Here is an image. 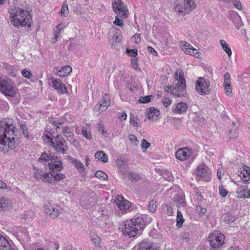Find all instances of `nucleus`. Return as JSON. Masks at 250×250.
Here are the masks:
<instances>
[{
	"mask_svg": "<svg viewBox=\"0 0 250 250\" xmlns=\"http://www.w3.org/2000/svg\"><path fill=\"white\" fill-rule=\"evenodd\" d=\"M63 25L62 24H59V25H57V30L56 31V33H55V39H56V40H57L59 36L60 32H61V30L63 29Z\"/></svg>",
	"mask_w": 250,
	"mask_h": 250,
	"instance_id": "nucleus-50",
	"label": "nucleus"
},
{
	"mask_svg": "<svg viewBox=\"0 0 250 250\" xmlns=\"http://www.w3.org/2000/svg\"><path fill=\"white\" fill-rule=\"evenodd\" d=\"M174 202L178 205V206H180L184 207L186 205V202L184 195H175L174 197Z\"/></svg>",
	"mask_w": 250,
	"mask_h": 250,
	"instance_id": "nucleus-26",
	"label": "nucleus"
},
{
	"mask_svg": "<svg viewBox=\"0 0 250 250\" xmlns=\"http://www.w3.org/2000/svg\"><path fill=\"white\" fill-rule=\"evenodd\" d=\"M132 39L135 43H139L141 41V35L140 34L134 35L132 37Z\"/></svg>",
	"mask_w": 250,
	"mask_h": 250,
	"instance_id": "nucleus-59",
	"label": "nucleus"
},
{
	"mask_svg": "<svg viewBox=\"0 0 250 250\" xmlns=\"http://www.w3.org/2000/svg\"><path fill=\"white\" fill-rule=\"evenodd\" d=\"M5 245V248L3 249H1L0 250H14L13 249L11 248V245H10L9 243L8 242H4Z\"/></svg>",
	"mask_w": 250,
	"mask_h": 250,
	"instance_id": "nucleus-64",
	"label": "nucleus"
},
{
	"mask_svg": "<svg viewBox=\"0 0 250 250\" xmlns=\"http://www.w3.org/2000/svg\"><path fill=\"white\" fill-rule=\"evenodd\" d=\"M131 65L132 67L135 69V70H137L138 67V64L137 63V58H135L131 59Z\"/></svg>",
	"mask_w": 250,
	"mask_h": 250,
	"instance_id": "nucleus-56",
	"label": "nucleus"
},
{
	"mask_svg": "<svg viewBox=\"0 0 250 250\" xmlns=\"http://www.w3.org/2000/svg\"><path fill=\"white\" fill-rule=\"evenodd\" d=\"M147 50L151 53L152 55L154 56H157V52L151 46H148L147 47Z\"/></svg>",
	"mask_w": 250,
	"mask_h": 250,
	"instance_id": "nucleus-63",
	"label": "nucleus"
},
{
	"mask_svg": "<svg viewBox=\"0 0 250 250\" xmlns=\"http://www.w3.org/2000/svg\"><path fill=\"white\" fill-rule=\"evenodd\" d=\"M224 235L219 232L213 233L208 237V242L211 247L209 250H216L224 244Z\"/></svg>",
	"mask_w": 250,
	"mask_h": 250,
	"instance_id": "nucleus-8",
	"label": "nucleus"
},
{
	"mask_svg": "<svg viewBox=\"0 0 250 250\" xmlns=\"http://www.w3.org/2000/svg\"><path fill=\"white\" fill-rule=\"evenodd\" d=\"M150 146V144L148 143L146 140L143 139L142 141V148L146 149Z\"/></svg>",
	"mask_w": 250,
	"mask_h": 250,
	"instance_id": "nucleus-48",
	"label": "nucleus"
},
{
	"mask_svg": "<svg viewBox=\"0 0 250 250\" xmlns=\"http://www.w3.org/2000/svg\"><path fill=\"white\" fill-rule=\"evenodd\" d=\"M112 35L109 34L110 36H111V39H109V42L112 45H116L117 43L120 42L122 39L121 31L119 28H116L114 30L113 32H110Z\"/></svg>",
	"mask_w": 250,
	"mask_h": 250,
	"instance_id": "nucleus-19",
	"label": "nucleus"
},
{
	"mask_svg": "<svg viewBox=\"0 0 250 250\" xmlns=\"http://www.w3.org/2000/svg\"><path fill=\"white\" fill-rule=\"evenodd\" d=\"M11 23L15 26H30L31 16L27 10L19 8L16 12H10Z\"/></svg>",
	"mask_w": 250,
	"mask_h": 250,
	"instance_id": "nucleus-5",
	"label": "nucleus"
},
{
	"mask_svg": "<svg viewBox=\"0 0 250 250\" xmlns=\"http://www.w3.org/2000/svg\"><path fill=\"white\" fill-rule=\"evenodd\" d=\"M9 200L7 198L2 197L0 198V211L5 209L8 207Z\"/></svg>",
	"mask_w": 250,
	"mask_h": 250,
	"instance_id": "nucleus-31",
	"label": "nucleus"
},
{
	"mask_svg": "<svg viewBox=\"0 0 250 250\" xmlns=\"http://www.w3.org/2000/svg\"><path fill=\"white\" fill-rule=\"evenodd\" d=\"M72 68L69 65H66L62 67L61 70H58L55 68L53 70L54 73L60 77H63L68 75L72 72Z\"/></svg>",
	"mask_w": 250,
	"mask_h": 250,
	"instance_id": "nucleus-20",
	"label": "nucleus"
},
{
	"mask_svg": "<svg viewBox=\"0 0 250 250\" xmlns=\"http://www.w3.org/2000/svg\"><path fill=\"white\" fill-rule=\"evenodd\" d=\"M34 169L35 170L34 172V176L36 179L38 180H42V181L50 184H55L57 182L61 180V178H63V175H57L55 174L56 177H53V173H49V172L43 173V171L40 168H37L36 167H33Z\"/></svg>",
	"mask_w": 250,
	"mask_h": 250,
	"instance_id": "nucleus-6",
	"label": "nucleus"
},
{
	"mask_svg": "<svg viewBox=\"0 0 250 250\" xmlns=\"http://www.w3.org/2000/svg\"><path fill=\"white\" fill-rule=\"evenodd\" d=\"M21 128L22 130L24 136H25L26 138H28L29 136V133L26 126L25 125H21Z\"/></svg>",
	"mask_w": 250,
	"mask_h": 250,
	"instance_id": "nucleus-58",
	"label": "nucleus"
},
{
	"mask_svg": "<svg viewBox=\"0 0 250 250\" xmlns=\"http://www.w3.org/2000/svg\"><path fill=\"white\" fill-rule=\"evenodd\" d=\"M157 204L156 201L152 200L149 202L148 206V209L150 212L152 213L154 212L157 208Z\"/></svg>",
	"mask_w": 250,
	"mask_h": 250,
	"instance_id": "nucleus-36",
	"label": "nucleus"
},
{
	"mask_svg": "<svg viewBox=\"0 0 250 250\" xmlns=\"http://www.w3.org/2000/svg\"><path fill=\"white\" fill-rule=\"evenodd\" d=\"M114 23L115 25H118L121 27H122L124 25L123 20L121 19H120L118 18V15L116 17L115 20L114 21Z\"/></svg>",
	"mask_w": 250,
	"mask_h": 250,
	"instance_id": "nucleus-53",
	"label": "nucleus"
},
{
	"mask_svg": "<svg viewBox=\"0 0 250 250\" xmlns=\"http://www.w3.org/2000/svg\"><path fill=\"white\" fill-rule=\"evenodd\" d=\"M149 109V111L147 114V117L149 120L152 119L155 115L156 116L159 115V111L157 109L154 107H150Z\"/></svg>",
	"mask_w": 250,
	"mask_h": 250,
	"instance_id": "nucleus-33",
	"label": "nucleus"
},
{
	"mask_svg": "<svg viewBox=\"0 0 250 250\" xmlns=\"http://www.w3.org/2000/svg\"><path fill=\"white\" fill-rule=\"evenodd\" d=\"M224 83H230V75L229 72L225 73L224 76Z\"/></svg>",
	"mask_w": 250,
	"mask_h": 250,
	"instance_id": "nucleus-57",
	"label": "nucleus"
},
{
	"mask_svg": "<svg viewBox=\"0 0 250 250\" xmlns=\"http://www.w3.org/2000/svg\"><path fill=\"white\" fill-rule=\"evenodd\" d=\"M68 4L65 1L63 2V5L62 6V9H61V13L62 14H63L64 15V13L66 11L68 10Z\"/></svg>",
	"mask_w": 250,
	"mask_h": 250,
	"instance_id": "nucleus-60",
	"label": "nucleus"
},
{
	"mask_svg": "<svg viewBox=\"0 0 250 250\" xmlns=\"http://www.w3.org/2000/svg\"><path fill=\"white\" fill-rule=\"evenodd\" d=\"M82 134L87 139L91 140L92 139L90 131H87L86 127L83 126L82 128Z\"/></svg>",
	"mask_w": 250,
	"mask_h": 250,
	"instance_id": "nucleus-38",
	"label": "nucleus"
},
{
	"mask_svg": "<svg viewBox=\"0 0 250 250\" xmlns=\"http://www.w3.org/2000/svg\"><path fill=\"white\" fill-rule=\"evenodd\" d=\"M139 119L137 117H135L134 115H133L132 114L130 115V123L131 125H133L135 127H137L139 125Z\"/></svg>",
	"mask_w": 250,
	"mask_h": 250,
	"instance_id": "nucleus-44",
	"label": "nucleus"
},
{
	"mask_svg": "<svg viewBox=\"0 0 250 250\" xmlns=\"http://www.w3.org/2000/svg\"><path fill=\"white\" fill-rule=\"evenodd\" d=\"M15 127L7 124L5 122H0V144L7 146L10 149H14L17 146L15 140Z\"/></svg>",
	"mask_w": 250,
	"mask_h": 250,
	"instance_id": "nucleus-2",
	"label": "nucleus"
},
{
	"mask_svg": "<svg viewBox=\"0 0 250 250\" xmlns=\"http://www.w3.org/2000/svg\"><path fill=\"white\" fill-rule=\"evenodd\" d=\"M95 176L96 178L106 180L108 178L107 175L101 170H98L96 172Z\"/></svg>",
	"mask_w": 250,
	"mask_h": 250,
	"instance_id": "nucleus-39",
	"label": "nucleus"
},
{
	"mask_svg": "<svg viewBox=\"0 0 250 250\" xmlns=\"http://www.w3.org/2000/svg\"><path fill=\"white\" fill-rule=\"evenodd\" d=\"M245 167H246V169H247V172H247L248 179H244L243 183L245 184H248V182L250 180V167H246V166H245Z\"/></svg>",
	"mask_w": 250,
	"mask_h": 250,
	"instance_id": "nucleus-54",
	"label": "nucleus"
},
{
	"mask_svg": "<svg viewBox=\"0 0 250 250\" xmlns=\"http://www.w3.org/2000/svg\"><path fill=\"white\" fill-rule=\"evenodd\" d=\"M184 221L185 219L183 218L181 212L180 211L177 210L176 217V226L178 228L182 227Z\"/></svg>",
	"mask_w": 250,
	"mask_h": 250,
	"instance_id": "nucleus-32",
	"label": "nucleus"
},
{
	"mask_svg": "<svg viewBox=\"0 0 250 250\" xmlns=\"http://www.w3.org/2000/svg\"><path fill=\"white\" fill-rule=\"evenodd\" d=\"M238 135V131L236 128H232L228 133V136L231 139L236 138Z\"/></svg>",
	"mask_w": 250,
	"mask_h": 250,
	"instance_id": "nucleus-43",
	"label": "nucleus"
},
{
	"mask_svg": "<svg viewBox=\"0 0 250 250\" xmlns=\"http://www.w3.org/2000/svg\"><path fill=\"white\" fill-rule=\"evenodd\" d=\"M126 53L131 57H136L137 55V49H126Z\"/></svg>",
	"mask_w": 250,
	"mask_h": 250,
	"instance_id": "nucleus-49",
	"label": "nucleus"
},
{
	"mask_svg": "<svg viewBox=\"0 0 250 250\" xmlns=\"http://www.w3.org/2000/svg\"><path fill=\"white\" fill-rule=\"evenodd\" d=\"M62 132L63 133V135L64 136L67 137L65 134L66 133L70 134L72 133V131H71V129L69 127H68L67 126H65L63 128Z\"/></svg>",
	"mask_w": 250,
	"mask_h": 250,
	"instance_id": "nucleus-61",
	"label": "nucleus"
},
{
	"mask_svg": "<svg viewBox=\"0 0 250 250\" xmlns=\"http://www.w3.org/2000/svg\"><path fill=\"white\" fill-rule=\"evenodd\" d=\"M175 10L176 12L184 15L189 12V11L185 5L183 6L181 4L176 5L175 8Z\"/></svg>",
	"mask_w": 250,
	"mask_h": 250,
	"instance_id": "nucleus-30",
	"label": "nucleus"
},
{
	"mask_svg": "<svg viewBox=\"0 0 250 250\" xmlns=\"http://www.w3.org/2000/svg\"><path fill=\"white\" fill-rule=\"evenodd\" d=\"M128 177V179L132 182H137L142 179V177L139 173L134 172H130Z\"/></svg>",
	"mask_w": 250,
	"mask_h": 250,
	"instance_id": "nucleus-27",
	"label": "nucleus"
},
{
	"mask_svg": "<svg viewBox=\"0 0 250 250\" xmlns=\"http://www.w3.org/2000/svg\"><path fill=\"white\" fill-rule=\"evenodd\" d=\"M219 194L222 197H226L228 193V190L223 186L219 187Z\"/></svg>",
	"mask_w": 250,
	"mask_h": 250,
	"instance_id": "nucleus-46",
	"label": "nucleus"
},
{
	"mask_svg": "<svg viewBox=\"0 0 250 250\" xmlns=\"http://www.w3.org/2000/svg\"><path fill=\"white\" fill-rule=\"evenodd\" d=\"M50 83L52 87L59 94H65L68 92L65 84L60 79L51 77Z\"/></svg>",
	"mask_w": 250,
	"mask_h": 250,
	"instance_id": "nucleus-14",
	"label": "nucleus"
},
{
	"mask_svg": "<svg viewBox=\"0 0 250 250\" xmlns=\"http://www.w3.org/2000/svg\"><path fill=\"white\" fill-rule=\"evenodd\" d=\"M160 248L159 244L153 243L151 241L145 239L139 243V250H158Z\"/></svg>",
	"mask_w": 250,
	"mask_h": 250,
	"instance_id": "nucleus-16",
	"label": "nucleus"
},
{
	"mask_svg": "<svg viewBox=\"0 0 250 250\" xmlns=\"http://www.w3.org/2000/svg\"><path fill=\"white\" fill-rule=\"evenodd\" d=\"M153 98L152 95L146 96L145 97H141L139 100L140 103L146 104L150 102Z\"/></svg>",
	"mask_w": 250,
	"mask_h": 250,
	"instance_id": "nucleus-41",
	"label": "nucleus"
},
{
	"mask_svg": "<svg viewBox=\"0 0 250 250\" xmlns=\"http://www.w3.org/2000/svg\"><path fill=\"white\" fill-rule=\"evenodd\" d=\"M236 217L229 213H226L224 215V220L225 222L229 224L235 221Z\"/></svg>",
	"mask_w": 250,
	"mask_h": 250,
	"instance_id": "nucleus-34",
	"label": "nucleus"
},
{
	"mask_svg": "<svg viewBox=\"0 0 250 250\" xmlns=\"http://www.w3.org/2000/svg\"><path fill=\"white\" fill-rule=\"evenodd\" d=\"M220 43L223 50L227 53L229 57H230L232 52L229 45L223 40L220 41Z\"/></svg>",
	"mask_w": 250,
	"mask_h": 250,
	"instance_id": "nucleus-28",
	"label": "nucleus"
},
{
	"mask_svg": "<svg viewBox=\"0 0 250 250\" xmlns=\"http://www.w3.org/2000/svg\"><path fill=\"white\" fill-rule=\"evenodd\" d=\"M162 103H163L164 105L166 107H167L168 106H169L171 104V101L169 98L166 97V98H164V99L162 101Z\"/></svg>",
	"mask_w": 250,
	"mask_h": 250,
	"instance_id": "nucleus-55",
	"label": "nucleus"
},
{
	"mask_svg": "<svg viewBox=\"0 0 250 250\" xmlns=\"http://www.w3.org/2000/svg\"><path fill=\"white\" fill-rule=\"evenodd\" d=\"M163 177L166 180L168 181H172L173 179V175L169 171L165 170L163 172Z\"/></svg>",
	"mask_w": 250,
	"mask_h": 250,
	"instance_id": "nucleus-40",
	"label": "nucleus"
},
{
	"mask_svg": "<svg viewBox=\"0 0 250 250\" xmlns=\"http://www.w3.org/2000/svg\"><path fill=\"white\" fill-rule=\"evenodd\" d=\"M192 151L188 147H183L177 150L175 153L176 158L180 161H185L188 159L191 155Z\"/></svg>",
	"mask_w": 250,
	"mask_h": 250,
	"instance_id": "nucleus-17",
	"label": "nucleus"
},
{
	"mask_svg": "<svg viewBox=\"0 0 250 250\" xmlns=\"http://www.w3.org/2000/svg\"><path fill=\"white\" fill-rule=\"evenodd\" d=\"M67 159L72 164L74 165V166L79 171L82 172L85 170L83 164L80 161L70 156H68Z\"/></svg>",
	"mask_w": 250,
	"mask_h": 250,
	"instance_id": "nucleus-22",
	"label": "nucleus"
},
{
	"mask_svg": "<svg viewBox=\"0 0 250 250\" xmlns=\"http://www.w3.org/2000/svg\"><path fill=\"white\" fill-rule=\"evenodd\" d=\"M225 93L227 96H231L232 94V87L230 83H223Z\"/></svg>",
	"mask_w": 250,
	"mask_h": 250,
	"instance_id": "nucleus-37",
	"label": "nucleus"
},
{
	"mask_svg": "<svg viewBox=\"0 0 250 250\" xmlns=\"http://www.w3.org/2000/svg\"><path fill=\"white\" fill-rule=\"evenodd\" d=\"M184 5L189 11L195 8L196 5L193 0H183Z\"/></svg>",
	"mask_w": 250,
	"mask_h": 250,
	"instance_id": "nucleus-29",
	"label": "nucleus"
},
{
	"mask_svg": "<svg viewBox=\"0 0 250 250\" xmlns=\"http://www.w3.org/2000/svg\"><path fill=\"white\" fill-rule=\"evenodd\" d=\"M236 192L238 195V197L239 198H246V189L242 187H239L237 189Z\"/></svg>",
	"mask_w": 250,
	"mask_h": 250,
	"instance_id": "nucleus-35",
	"label": "nucleus"
},
{
	"mask_svg": "<svg viewBox=\"0 0 250 250\" xmlns=\"http://www.w3.org/2000/svg\"><path fill=\"white\" fill-rule=\"evenodd\" d=\"M232 2L235 7L237 9L239 10H241L242 9V6L240 0H232Z\"/></svg>",
	"mask_w": 250,
	"mask_h": 250,
	"instance_id": "nucleus-52",
	"label": "nucleus"
},
{
	"mask_svg": "<svg viewBox=\"0 0 250 250\" xmlns=\"http://www.w3.org/2000/svg\"><path fill=\"white\" fill-rule=\"evenodd\" d=\"M151 222V219L145 216H138L125 222L122 230L123 234L129 237H133L137 235L145 228L146 224Z\"/></svg>",
	"mask_w": 250,
	"mask_h": 250,
	"instance_id": "nucleus-1",
	"label": "nucleus"
},
{
	"mask_svg": "<svg viewBox=\"0 0 250 250\" xmlns=\"http://www.w3.org/2000/svg\"><path fill=\"white\" fill-rule=\"evenodd\" d=\"M110 104V100L109 96L105 94L102 100L98 103L94 108L95 114L98 115L99 113L105 111Z\"/></svg>",
	"mask_w": 250,
	"mask_h": 250,
	"instance_id": "nucleus-12",
	"label": "nucleus"
},
{
	"mask_svg": "<svg viewBox=\"0 0 250 250\" xmlns=\"http://www.w3.org/2000/svg\"><path fill=\"white\" fill-rule=\"evenodd\" d=\"M21 74L24 77L28 79L30 78L32 76L31 72L26 69L22 70L21 71Z\"/></svg>",
	"mask_w": 250,
	"mask_h": 250,
	"instance_id": "nucleus-51",
	"label": "nucleus"
},
{
	"mask_svg": "<svg viewBox=\"0 0 250 250\" xmlns=\"http://www.w3.org/2000/svg\"><path fill=\"white\" fill-rule=\"evenodd\" d=\"M95 159L100 160L104 163L108 162V156L103 151L97 152L95 154Z\"/></svg>",
	"mask_w": 250,
	"mask_h": 250,
	"instance_id": "nucleus-25",
	"label": "nucleus"
},
{
	"mask_svg": "<svg viewBox=\"0 0 250 250\" xmlns=\"http://www.w3.org/2000/svg\"><path fill=\"white\" fill-rule=\"evenodd\" d=\"M174 79L177 82L175 86H167L165 90L168 93H170L176 97L184 96L185 91L186 88V83L183 72L182 71L177 70L175 74Z\"/></svg>",
	"mask_w": 250,
	"mask_h": 250,
	"instance_id": "nucleus-4",
	"label": "nucleus"
},
{
	"mask_svg": "<svg viewBox=\"0 0 250 250\" xmlns=\"http://www.w3.org/2000/svg\"><path fill=\"white\" fill-rule=\"evenodd\" d=\"M112 7L114 12L121 18H127L128 10L126 5L122 1V0H114Z\"/></svg>",
	"mask_w": 250,
	"mask_h": 250,
	"instance_id": "nucleus-11",
	"label": "nucleus"
},
{
	"mask_svg": "<svg viewBox=\"0 0 250 250\" xmlns=\"http://www.w3.org/2000/svg\"><path fill=\"white\" fill-rule=\"evenodd\" d=\"M0 92L7 97H14L16 92L13 82L8 78L0 76Z\"/></svg>",
	"mask_w": 250,
	"mask_h": 250,
	"instance_id": "nucleus-7",
	"label": "nucleus"
},
{
	"mask_svg": "<svg viewBox=\"0 0 250 250\" xmlns=\"http://www.w3.org/2000/svg\"><path fill=\"white\" fill-rule=\"evenodd\" d=\"M197 175L199 180L209 181L211 179V173L208 167L205 165L199 166L197 169Z\"/></svg>",
	"mask_w": 250,
	"mask_h": 250,
	"instance_id": "nucleus-13",
	"label": "nucleus"
},
{
	"mask_svg": "<svg viewBox=\"0 0 250 250\" xmlns=\"http://www.w3.org/2000/svg\"><path fill=\"white\" fill-rule=\"evenodd\" d=\"M55 141H49L51 146L54 147L56 151L62 154H65L68 148L66 141L60 135H57L55 137Z\"/></svg>",
	"mask_w": 250,
	"mask_h": 250,
	"instance_id": "nucleus-9",
	"label": "nucleus"
},
{
	"mask_svg": "<svg viewBox=\"0 0 250 250\" xmlns=\"http://www.w3.org/2000/svg\"><path fill=\"white\" fill-rule=\"evenodd\" d=\"M247 169H246L245 167L243 168H241V170L240 171V173L239 175L243 180L245 179H246V178L247 177Z\"/></svg>",
	"mask_w": 250,
	"mask_h": 250,
	"instance_id": "nucleus-47",
	"label": "nucleus"
},
{
	"mask_svg": "<svg viewBox=\"0 0 250 250\" xmlns=\"http://www.w3.org/2000/svg\"><path fill=\"white\" fill-rule=\"evenodd\" d=\"M194 190L196 193V197L197 200H198L199 202H202L203 197L202 196L201 193H199L197 191V188L195 189Z\"/></svg>",
	"mask_w": 250,
	"mask_h": 250,
	"instance_id": "nucleus-62",
	"label": "nucleus"
},
{
	"mask_svg": "<svg viewBox=\"0 0 250 250\" xmlns=\"http://www.w3.org/2000/svg\"><path fill=\"white\" fill-rule=\"evenodd\" d=\"M46 213L49 214L53 218H56L60 214V211L58 208H56L52 205H46L44 208Z\"/></svg>",
	"mask_w": 250,
	"mask_h": 250,
	"instance_id": "nucleus-21",
	"label": "nucleus"
},
{
	"mask_svg": "<svg viewBox=\"0 0 250 250\" xmlns=\"http://www.w3.org/2000/svg\"><path fill=\"white\" fill-rule=\"evenodd\" d=\"M188 107V106L186 103L180 102L177 104L176 107L172 111L176 113L182 114L187 110Z\"/></svg>",
	"mask_w": 250,
	"mask_h": 250,
	"instance_id": "nucleus-23",
	"label": "nucleus"
},
{
	"mask_svg": "<svg viewBox=\"0 0 250 250\" xmlns=\"http://www.w3.org/2000/svg\"><path fill=\"white\" fill-rule=\"evenodd\" d=\"M101 215L100 216V219L99 220L100 222L99 225L103 227L109 222V219L108 215L105 214V211L104 209H101Z\"/></svg>",
	"mask_w": 250,
	"mask_h": 250,
	"instance_id": "nucleus-24",
	"label": "nucleus"
},
{
	"mask_svg": "<svg viewBox=\"0 0 250 250\" xmlns=\"http://www.w3.org/2000/svg\"><path fill=\"white\" fill-rule=\"evenodd\" d=\"M195 86L197 92L202 95H207L211 91L209 82L203 77L199 78L196 81Z\"/></svg>",
	"mask_w": 250,
	"mask_h": 250,
	"instance_id": "nucleus-10",
	"label": "nucleus"
},
{
	"mask_svg": "<svg viewBox=\"0 0 250 250\" xmlns=\"http://www.w3.org/2000/svg\"><path fill=\"white\" fill-rule=\"evenodd\" d=\"M43 137H44L50 141H53L54 138V135L51 130L46 129L43 133Z\"/></svg>",
	"mask_w": 250,
	"mask_h": 250,
	"instance_id": "nucleus-42",
	"label": "nucleus"
},
{
	"mask_svg": "<svg viewBox=\"0 0 250 250\" xmlns=\"http://www.w3.org/2000/svg\"><path fill=\"white\" fill-rule=\"evenodd\" d=\"M180 45L182 49L186 54H188L196 58H198L199 57V52H198L196 49L193 48L189 43L185 42H181Z\"/></svg>",
	"mask_w": 250,
	"mask_h": 250,
	"instance_id": "nucleus-15",
	"label": "nucleus"
},
{
	"mask_svg": "<svg viewBox=\"0 0 250 250\" xmlns=\"http://www.w3.org/2000/svg\"><path fill=\"white\" fill-rule=\"evenodd\" d=\"M115 203L121 210H126L128 209L131 205L130 202L125 200L121 195H118L116 197Z\"/></svg>",
	"mask_w": 250,
	"mask_h": 250,
	"instance_id": "nucleus-18",
	"label": "nucleus"
},
{
	"mask_svg": "<svg viewBox=\"0 0 250 250\" xmlns=\"http://www.w3.org/2000/svg\"><path fill=\"white\" fill-rule=\"evenodd\" d=\"M129 139L131 142V143L135 145V146H137L139 144V140L137 139L136 136L134 134H131L129 136Z\"/></svg>",
	"mask_w": 250,
	"mask_h": 250,
	"instance_id": "nucleus-45",
	"label": "nucleus"
},
{
	"mask_svg": "<svg viewBox=\"0 0 250 250\" xmlns=\"http://www.w3.org/2000/svg\"><path fill=\"white\" fill-rule=\"evenodd\" d=\"M38 162L42 163L44 166L47 165L50 170L49 173H54L53 177H56L55 174L57 175H63V178L61 179L63 180L65 178V174L60 172L62 168V164L61 160L58 157L52 155L51 154L48 155L45 152L42 153L40 158L38 159Z\"/></svg>",
	"mask_w": 250,
	"mask_h": 250,
	"instance_id": "nucleus-3",
	"label": "nucleus"
}]
</instances>
